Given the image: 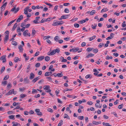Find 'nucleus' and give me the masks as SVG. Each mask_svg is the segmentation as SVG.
Instances as JSON below:
<instances>
[{
	"label": "nucleus",
	"mask_w": 126,
	"mask_h": 126,
	"mask_svg": "<svg viewBox=\"0 0 126 126\" xmlns=\"http://www.w3.org/2000/svg\"><path fill=\"white\" fill-rule=\"evenodd\" d=\"M6 55H4L0 57V60H2V63H4L6 61Z\"/></svg>",
	"instance_id": "nucleus-1"
},
{
	"label": "nucleus",
	"mask_w": 126,
	"mask_h": 126,
	"mask_svg": "<svg viewBox=\"0 0 126 126\" xmlns=\"http://www.w3.org/2000/svg\"><path fill=\"white\" fill-rule=\"evenodd\" d=\"M35 111L37 113V114L39 115H42V113L40 111L39 109H36L35 110Z\"/></svg>",
	"instance_id": "nucleus-2"
},
{
	"label": "nucleus",
	"mask_w": 126,
	"mask_h": 126,
	"mask_svg": "<svg viewBox=\"0 0 126 126\" xmlns=\"http://www.w3.org/2000/svg\"><path fill=\"white\" fill-rule=\"evenodd\" d=\"M7 4V2H6L0 8H1V11H3L5 9L6 6Z\"/></svg>",
	"instance_id": "nucleus-3"
},
{
	"label": "nucleus",
	"mask_w": 126,
	"mask_h": 126,
	"mask_svg": "<svg viewBox=\"0 0 126 126\" xmlns=\"http://www.w3.org/2000/svg\"><path fill=\"white\" fill-rule=\"evenodd\" d=\"M9 37V35H5V36L4 39V43H6L7 42V41L8 40Z\"/></svg>",
	"instance_id": "nucleus-4"
},
{
	"label": "nucleus",
	"mask_w": 126,
	"mask_h": 126,
	"mask_svg": "<svg viewBox=\"0 0 126 126\" xmlns=\"http://www.w3.org/2000/svg\"><path fill=\"white\" fill-rule=\"evenodd\" d=\"M14 90V89H12L10 90L7 93L5 94V95H9L12 94L13 91Z\"/></svg>",
	"instance_id": "nucleus-5"
},
{
	"label": "nucleus",
	"mask_w": 126,
	"mask_h": 126,
	"mask_svg": "<svg viewBox=\"0 0 126 126\" xmlns=\"http://www.w3.org/2000/svg\"><path fill=\"white\" fill-rule=\"evenodd\" d=\"M114 34L113 33H111V34H110V36L107 38H106V39L107 40H108L109 39H111L113 38L114 37L113 36H114Z\"/></svg>",
	"instance_id": "nucleus-6"
},
{
	"label": "nucleus",
	"mask_w": 126,
	"mask_h": 126,
	"mask_svg": "<svg viewBox=\"0 0 126 126\" xmlns=\"http://www.w3.org/2000/svg\"><path fill=\"white\" fill-rule=\"evenodd\" d=\"M23 18V16L22 15L20 16L17 19L16 22H19Z\"/></svg>",
	"instance_id": "nucleus-7"
},
{
	"label": "nucleus",
	"mask_w": 126,
	"mask_h": 126,
	"mask_svg": "<svg viewBox=\"0 0 126 126\" xmlns=\"http://www.w3.org/2000/svg\"><path fill=\"white\" fill-rule=\"evenodd\" d=\"M18 48L19 49V51L21 52H22L23 51V49L22 46L21 45H20L18 46Z\"/></svg>",
	"instance_id": "nucleus-8"
},
{
	"label": "nucleus",
	"mask_w": 126,
	"mask_h": 126,
	"mask_svg": "<svg viewBox=\"0 0 126 126\" xmlns=\"http://www.w3.org/2000/svg\"><path fill=\"white\" fill-rule=\"evenodd\" d=\"M30 79H32L35 76L32 73H31L30 74Z\"/></svg>",
	"instance_id": "nucleus-9"
},
{
	"label": "nucleus",
	"mask_w": 126,
	"mask_h": 126,
	"mask_svg": "<svg viewBox=\"0 0 126 126\" xmlns=\"http://www.w3.org/2000/svg\"><path fill=\"white\" fill-rule=\"evenodd\" d=\"M52 73V72H46L45 74V76H49L50 75H51Z\"/></svg>",
	"instance_id": "nucleus-10"
},
{
	"label": "nucleus",
	"mask_w": 126,
	"mask_h": 126,
	"mask_svg": "<svg viewBox=\"0 0 126 126\" xmlns=\"http://www.w3.org/2000/svg\"><path fill=\"white\" fill-rule=\"evenodd\" d=\"M44 58V56H41L38 58L37 59L38 61H41Z\"/></svg>",
	"instance_id": "nucleus-11"
},
{
	"label": "nucleus",
	"mask_w": 126,
	"mask_h": 126,
	"mask_svg": "<svg viewBox=\"0 0 126 126\" xmlns=\"http://www.w3.org/2000/svg\"><path fill=\"white\" fill-rule=\"evenodd\" d=\"M39 79V77H37L33 79L32 81V82L33 83H34L37 80H38Z\"/></svg>",
	"instance_id": "nucleus-12"
},
{
	"label": "nucleus",
	"mask_w": 126,
	"mask_h": 126,
	"mask_svg": "<svg viewBox=\"0 0 126 126\" xmlns=\"http://www.w3.org/2000/svg\"><path fill=\"white\" fill-rule=\"evenodd\" d=\"M69 15H64L62 16V18L63 19H65L68 18Z\"/></svg>",
	"instance_id": "nucleus-13"
},
{
	"label": "nucleus",
	"mask_w": 126,
	"mask_h": 126,
	"mask_svg": "<svg viewBox=\"0 0 126 126\" xmlns=\"http://www.w3.org/2000/svg\"><path fill=\"white\" fill-rule=\"evenodd\" d=\"M95 106L98 108H100L101 106L102 105L100 104L99 103H96L95 104Z\"/></svg>",
	"instance_id": "nucleus-14"
},
{
	"label": "nucleus",
	"mask_w": 126,
	"mask_h": 126,
	"mask_svg": "<svg viewBox=\"0 0 126 126\" xmlns=\"http://www.w3.org/2000/svg\"><path fill=\"white\" fill-rule=\"evenodd\" d=\"M43 87L44 88V89L46 90H47L50 89V87L48 85H45Z\"/></svg>",
	"instance_id": "nucleus-15"
},
{
	"label": "nucleus",
	"mask_w": 126,
	"mask_h": 126,
	"mask_svg": "<svg viewBox=\"0 0 126 126\" xmlns=\"http://www.w3.org/2000/svg\"><path fill=\"white\" fill-rule=\"evenodd\" d=\"M56 53V51H55V49H54L50 52V55H54Z\"/></svg>",
	"instance_id": "nucleus-16"
},
{
	"label": "nucleus",
	"mask_w": 126,
	"mask_h": 126,
	"mask_svg": "<svg viewBox=\"0 0 126 126\" xmlns=\"http://www.w3.org/2000/svg\"><path fill=\"white\" fill-rule=\"evenodd\" d=\"M36 33V31L35 30L33 29L32 30V32L31 35L32 36H33Z\"/></svg>",
	"instance_id": "nucleus-17"
},
{
	"label": "nucleus",
	"mask_w": 126,
	"mask_h": 126,
	"mask_svg": "<svg viewBox=\"0 0 126 126\" xmlns=\"http://www.w3.org/2000/svg\"><path fill=\"white\" fill-rule=\"evenodd\" d=\"M63 75L62 72H61V73H58L57 74V76L58 77H61L63 76Z\"/></svg>",
	"instance_id": "nucleus-18"
},
{
	"label": "nucleus",
	"mask_w": 126,
	"mask_h": 126,
	"mask_svg": "<svg viewBox=\"0 0 126 126\" xmlns=\"http://www.w3.org/2000/svg\"><path fill=\"white\" fill-rule=\"evenodd\" d=\"M28 78L27 77L24 79V81L25 83H29V80L27 79Z\"/></svg>",
	"instance_id": "nucleus-19"
},
{
	"label": "nucleus",
	"mask_w": 126,
	"mask_h": 126,
	"mask_svg": "<svg viewBox=\"0 0 126 126\" xmlns=\"http://www.w3.org/2000/svg\"><path fill=\"white\" fill-rule=\"evenodd\" d=\"M17 23H15L14 25L13 28V31L15 30V29H16V28L17 27Z\"/></svg>",
	"instance_id": "nucleus-20"
},
{
	"label": "nucleus",
	"mask_w": 126,
	"mask_h": 126,
	"mask_svg": "<svg viewBox=\"0 0 126 126\" xmlns=\"http://www.w3.org/2000/svg\"><path fill=\"white\" fill-rule=\"evenodd\" d=\"M9 118L10 119L14 120L15 119V116L12 115L9 116Z\"/></svg>",
	"instance_id": "nucleus-21"
},
{
	"label": "nucleus",
	"mask_w": 126,
	"mask_h": 126,
	"mask_svg": "<svg viewBox=\"0 0 126 126\" xmlns=\"http://www.w3.org/2000/svg\"><path fill=\"white\" fill-rule=\"evenodd\" d=\"M64 118H67L68 119H70V118L69 116L66 113L64 114Z\"/></svg>",
	"instance_id": "nucleus-22"
},
{
	"label": "nucleus",
	"mask_w": 126,
	"mask_h": 126,
	"mask_svg": "<svg viewBox=\"0 0 126 126\" xmlns=\"http://www.w3.org/2000/svg\"><path fill=\"white\" fill-rule=\"evenodd\" d=\"M88 18H86L85 19L81 20V23L82 24L85 22L86 21H88Z\"/></svg>",
	"instance_id": "nucleus-23"
},
{
	"label": "nucleus",
	"mask_w": 126,
	"mask_h": 126,
	"mask_svg": "<svg viewBox=\"0 0 126 126\" xmlns=\"http://www.w3.org/2000/svg\"><path fill=\"white\" fill-rule=\"evenodd\" d=\"M5 70V67L3 66L0 70V74H1Z\"/></svg>",
	"instance_id": "nucleus-24"
},
{
	"label": "nucleus",
	"mask_w": 126,
	"mask_h": 126,
	"mask_svg": "<svg viewBox=\"0 0 126 126\" xmlns=\"http://www.w3.org/2000/svg\"><path fill=\"white\" fill-rule=\"evenodd\" d=\"M94 54L92 53H90L86 56V57L88 58L90 57L94 56Z\"/></svg>",
	"instance_id": "nucleus-25"
},
{
	"label": "nucleus",
	"mask_w": 126,
	"mask_h": 126,
	"mask_svg": "<svg viewBox=\"0 0 126 126\" xmlns=\"http://www.w3.org/2000/svg\"><path fill=\"white\" fill-rule=\"evenodd\" d=\"M59 38V37L58 36H56L54 38V40L57 42L58 41V39Z\"/></svg>",
	"instance_id": "nucleus-26"
},
{
	"label": "nucleus",
	"mask_w": 126,
	"mask_h": 126,
	"mask_svg": "<svg viewBox=\"0 0 126 126\" xmlns=\"http://www.w3.org/2000/svg\"><path fill=\"white\" fill-rule=\"evenodd\" d=\"M108 11V10L107 9V8H104L101 10V12L102 13L104 12H106Z\"/></svg>",
	"instance_id": "nucleus-27"
},
{
	"label": "nucleus",
	"mask_w": 126,
	"mask_h": 126,
	"mask_svg": "<svg viewBox=\"0 0 126 126\" xmlns=\"http://www.w3.org/2000/svg\"><path fill=\"white\" fill-rule=\"evenodd\" d=\"M14 60L15 62H17L18 61H20L18 57H16L14 59Z\"/></svg>",
	"instance_id": "nucleus-28"
},
{
	"label": "nucleus",
	"mask_w": 126,
	"mask_h": 126,
	"mask_svg": "<svg viewBox=\"0 0 126 126\" xmlns=\"http://www.w3.org/2000/svg\"><path fill=\"white\" fill-rule=\"evenodd\" d=\"M26 96V95L24 94H21L20 95V98H23Z\"/></svg>",
	"instance_id": "nucleus-29"
},
{
	"label": "nucleus",
	"mask_w": 126,
	"mask_h": 126,
	"mask_svg": "<svg viewBox=\"0 0 126 126\" xmlns=\"http://www.w3.org/2000/svg\"><path fill=\"white\" fill-rule=\"evenodd\" d=\"M79 50V47H77L75 48H73V52H76Z\"/></svg>",
	"instance_id": "nucleus-30"
},
{
	"label": "nucleus",
	"mask_w": 126,
	"mask_h": 126,
	"mask_svg": "<svg viewBox=\"0 0 126 126\" xmlns=\"http://www.w3.org/2000/svg\"><path fill=\"white\" fill-rule=\"evenodd\" d=\"M50 60V58L49 57L47 56L45 57V60L46 61H48Z\"/></svg>",
	"instance_id": "nucleus-31"
},
{
	"label": "nucleus",
	"mask_w": 126,
	"mask_h": 126,
	"mask_svg": "<svg viewBox=\"0 0 126 126\" xmlns=\"http://www.w3.org/2000/svg\"><path fill=\"white\" fill-rule=\"evenodd\" d=\"M123 104L119 105L118 106V108L119 109H121L123 108Z\"/></svg>",
	"instance_id": "nucleus-32"
},
{
	"label": "nucleus",
	"mask_w": 126,
	"mask_h": 126,
	"mask_svg": "<svg viewBox=\"0 0 126 126\" xmlns=\"http://www.w3.org/2000/svg\"><path fill=\"white\" fill-rule=\"evenodd\" d=\"M37 90L34 89H32V93L33 94L34 93H37Z\"/></svg>",
	"instance_id": "nucleus-33"
},
{
	"label": "nucleus",
	"mask_w": 126,
	"mask_h": 126,
	"mask_svg": "<svg viewBox=\"0 0 126 126\" xmlns=\"http://www.w3.org/2000/svg\"><path fill=\"white\" fill-rule=\"evenodd\" d=\"M12 44L13 45L15 46L17 45V43L15 41H13L12 42Z\"/></svg>",
	"instance_id": "nucleus-34"
},
{
	"label": "nucleus",
	"mask_w": 126,
	"mask_h": 126,
	"mask_svg": "<svg viewBox=\"0 0 126 126\" xmlns=\"http://www.w3.org/2000/svg\"><path fill=\"white\" fill-rule=\"evenodd\" d=\"M93 49H94V48H90V47H88L87 48V50L88 51H92Z\"/></svg>",
	"instance_id": "nucleus-35"
},
{
	"label": "nucleus",
	"mask_w": 126,
	"mask_h": 126,
	"mask_svg": "<svg viewBox=\"0 0 126 126\" xmlns=\"http://www.w3.org/2000/svg\"><path fill=\"white\" fill-rule=\"evenodd\" d=\"M40 63H38L35 65V66L36 67H38L40 66Z\"/></svg>",
	"instance_id": "nucleus-36"
},
{
	"label": "nucleus",
	"mask_w": 126,
	"mask_h": 126,
	"mask_svg": "<svg viewBox=\"0 0 126 126\" xmlns=\"http://www.w3.org/2000/svg\"><path fill=\"white\" fill-rule=\"evenodd\" d=\"M19 91H23L24 90H25V89L24 87L23 88H19Z\"/></svg>",
	"instance_id": "nucleus-37"
},
{
	"label": "nucleus",
	"mask_w": 126,
	"mask_h": 126,
	"mask_svg": "<svg viewBox=\"0 0 126 126\" xmlns=\"http://www.w3.org/2000/svg\"><path fill=\"white\" fill-rule=\"evenodd\" d=\"M99 73V72L97 69H95V76L97 75Z\"/></svg>",
	"instance_id": "nucleus-38"
},
{
	"label": "nucleus",
	"mask_w": 126,
	"mask_h": 126,
	"mask_svg": "<svg viewBox=\"0 0 126 126\" xmlns=\"http://www.w3.org/2000/svg\"><path fill=\"white\" fill-rule=\"evenodd\" d=\"M57 22H58V25H61V24H62L64 23L62 21H58Z\"/></svg>",
	"instance_id": "nucleus-39"
},
{
	"label": "nucleus",
	"mask_w": 126,
	"mask_h": 126,
	"mask_svg": "<svg viewBox=\"0 0 126 126\" xmlns=\"http://www.w3.org/2000/svg\"><path fill=\"white\" fill-rule=\"evenodd\" d=\"M9 78V76L8 75V76L6 75L4 77L3 79V80H7Z\"/></svg>",
	"instance_id": "nucleus-40"
},
{
	"label": "nucleus",
	"mask_w": 126,
	"mask_h": 126,
	"mask_svg": "<svg viewBox=\"0 0 126 126\" xmlns=\"http://www.w3.org/2000/svg\"><path fill=\"white\" fill-rule=\"evenodd\" d=\"M74 27L75 28H78L79 27V24H77V23L74 24Z\"/></svg>",
	"instance_id": "nucleus-41"
},
{
	"label": "nucleus",
	"mask_w": 126,
	"mask_h": 126,
	"mask_svg": "<svg viewBox=\"0 0 126 126\" xmlns=\"http://www.w3.org/2000/svg\"><path fill=\"white\" fill-rule=\"evenodd\" d=\"M64 12L65 13H68L69 12V10L68 9L66 8L65 9L64 11Z\"/></svg>",
	"instance_id": "nucleus-42"
},
{
	"label": "nucleus",
	"mask_w": 126,
	"mask_h": 126,
	"mask_svg": "<svg viewBox=\"0 0 126 126\" xmlns=\"http://www.w3.org/2000/svg\"><path fill=\"white\" fill-rule=\"evenodd\" d=\"M50 36H44L43 37V39H47L49 38H50Z\"/></svg>",
	"instance_id": "nucleus-43"
},
{
	"label": "nucleus",
	"mask_w": 126,
	"mask_h": 126,
	"mask_svg": "<svg viewBox=\"0 0 126 126\" xmlns=\"http://www.w3.org/2000/svg\"><path fill=\"white\" fill-rule=\"evenodd\" d=\"M78 118L79 119L82 120L83 119L84 117L83 116H79Z\"/></svg>",
	"instance_id": "nucleus-44"
},
{
	"label": "nucleus",
	"mask_w": 126,
	"mask_h": 126,
	"mask_svg": "<svg viewBox=\"0 0 126 126\" xmlns=\"http://www.w3.org/2000/svg\"><path fill=\"white\" fill-rule=\"evenodd\" d=\"M104 45V44L103 43H100V44L98 46V47H100L101 48Z\"/></svg>",
	"instance_id": "nucleus-45"
},
{
	"label": "nucleus",
	"mask_w": 126,
	"mask_h": 126,
	"mask_svg": "<svg viewBox=\"0 0 126 126\" xmlns=\"http://www.w3.org/2000/svg\"><path fill=\"white\" fill-rule=\"evenodd\" d=\"M47 110L48 111L51 112H52L53 111V110L52 109L50 108L48 109H47Z\"/></svg>",
	"instance_id": "nucleus-46"
},
{
	"label": "nucleus",
	"mask_w": 126,
	"mask_h": 126,
	"mask_svg": "<svg viewBox=\"0 0 126 126\" xmlns=\"http://www.w3.org/2000/svg\"><path fill=\"white\" fill-rule=\"evenodd\" d=\"M94 14V10H93L91 12L90 15H93Z\"/></svg>",
	"instance_id": "nucleus-47"
},
{
	"label": "nucleus",
	"mask_w": 126,
	"mask_h": 126,
	"mask_svg": "<svg viewBox=\"0 0 126 126\" xmlns=\"http://www.w3.org/2000/svg\"><path fill=\"white\" fill-rule=\"evenodd\" d=\"M11 87H12L11 84V83H9L7 85V87L8 88H10Z\"/></svg>",
	"instance_id": "nucleus-48"
},
{
	"label": "nucleus",
	"mask_w": 126,
	"mask_h": 126,
	"mask_svg": "<svg viewBox=\"0 0 126 126\" xmlns=\"http://www.w3.org/2000/svg\"><path fill=\"white\" fill-rule=\"evenodd\" d=\"M102 123L103 125H105L106 126H108L109 124V123H105V122H103Z\"/></svg>",
	"instance_id": "nucleus-49"
},
{
	"label": "nucleus",
	"mask_w": 126,
	"mask_h": 126,
	"mask_svg": "<svg viewBox=\"0 0 126 126\" xmlns=\"http://www.w3.org/2000/svg\"><path fill=\"white\" fill-rule=\"evenodd\" d=\"M4 33L5 34V35H9V32L8 31H6Z\"/></svg>",
	"instance_id": "nucleus-50"
},
{
	"label": "nucleus",
	"mask_w": 126,
	"mask_h": 126,
	"mask_svg": "<svg viewBox=\"0 0 126 126\" xmlns=\"http://www.w3.org/2000/svg\"><path fill=\"white\" fill-rule=\"evenodd\" d=\"M52 25L54 26H56L57 25H58V22H56L54 23L53 24H52Z\"/></svg>",
	"instance_id": "nucleus-51"
},
{
	"label": "nucleus",
	"mask_w": 126,
	"mask_h": 126,
	"mask_svg": "<svg viewBox=\"0 0 126 126\" xmlns=\"http://www.w3.org/2000/svg\"><path fill=\"white\" fill-rule=\"evenodd\" d=\"M24 13L25 14H27V13H28V11H27V10H26V8H25L24 9Z\"/></svg>",
	"instance_id": "nucleus-52"
},
{
	"label": "nucleus",
	"mask_w": 126,
	"mask_h": 126,
	"mask_svg": "<svg viewBox=\"0 0 126 126\" xmlns=\"http://www.w3.org/2000/svg\"><path fill=\"white\" fill-rule=\"evenodd\" d=\"M46 4V5H47L48 6H49L50 7H52L53 6L51 5L50 3H48L47 2H44Z\"/></svg>",
	"instance_id": "nucleus-53"
},
{
	"label": "nucleus",
	"mask_w": 126,
	"mask_h": 126,
	"mask_svg": "<svg viewBox=\"0 0 126 126\" xmlns=\"http://www.w3.org/2000/svg\"><path fill=\"white\" fill-rule=\"evenodd\" d=\"M33 22L34 23L36 24L38 23H39V22H38V20L37 19H35L33 21Z\"/></svg>",
	"instance_id": "nucleus-54"
},
{
	"label": "nucleus",
	"mask_w": 126,
	"mask_h": 126,
	"mask_svg": "<svg viewBox=\"0 0 126 126\" xmlns=\"http://www.w3.org/2000/svg\"><path fill=\"white\" fill-rule=\"evenodd\" d=\"M39 51L36 52L34 56H38V55H39Z\"/></svg>",
	"instance_id": "nucleus-55"
},
{
	"label": "nucleus",
	"mask_w": 126,
	"mask_h": 126,
	"mask_svg": "<svg viewBox=\"0 0 126 126\" xmlns=\"http://www.w3.org/2000/svg\"><path fill=\"white\" fill-rule=\"evenodd\" d=\"M101 123V122L100 121L99 122H95V125H97L98 124H100Z\"/></svg>",
	"instance_id": "nucleus-56"
},
{
	"label": "nucleus",
	"mask_w": 126,
	"mask_h": 126,
	"mask_svg": "<svg viewBox=\"0 0 126 126\" xmlns=\"http://www.w3.org/2000/svg\"><path fill=\"white\" fill-rule=\"evenodd\" d=\"M2 83L4 85H6L7 84V81H4L2 82Z\"/></svg>",
	"instance_id": "nucleus-57"
},
{
	"label": "nucleus",
	"mask_w": 126,
	"mask_h": 126,
	"mask_svg": "<svg viewBox=\"0 0 126 126\" xmlns=\"http://www.w3.org/2000/svg\"><path fill=\"white\" fill-rule=\"evenodd\" d=\"M55 51H56V53H59L60 52V50L58 48H56L55 49Z\"/></svg>",
	"instance_id": "nucleus-58"
},
{
	"label": "nucleus",
	"mask_w": 126,
	"mask_h": 126,
	"mask_svg": "<svg viewBox=\"0 0 126 126\" xmlns=\"http://www.w3.org/2000/svg\"><path fill=\"white\" fill-rule=\"evenodd\" d=\"M57 100H58V103H60V104L62 103V101H61V100L59 98L57 99Z\"/></svg>",
	"instance_id": "nucleus-59"
},
{
	"label": "nucleus",
	"mask_w": 126,
	"mask_h": 126,
	"mask_svg": "<svg viewBox=\"0 0 126 126\" xmlns=\"http://www.w3.org/2000/svg\"><path fill=\"white\" fill-rule=\"evenodd\" d=\"M87 103L89 105H91L93 104V103L91 101H88L87 102Z\"/></svg>",
	"instance_id": "nucleus-60"
},
{
	"label": "nucleus",
	"mask_w": 126,
	"mask_h": 126,
	"mask_svg": "<svg viewBox=\"0 0 126 126\" xmlns=\"http://www.w3.org/2000/svg\"><path fill=\"white\" fill-rule=\"evenodd\" d=\"M94 36L92 37L89 38V40L90 41H91L92 40H93V39H94Z\"/></svg>",
	"instance_id": "nucleus-61"
},
{
	"label": "nucleus",
	"mask_w": 126,
	"mask_h": 126,
	"mask_svg": "<svg viewBox=\"0 0 126 126\" xmlns=\"http://www.w3.org/2000/svg\"><path fill=\"white\" fill-rule=\"evenodd\" d=\"M19 8H17L14 11V13H17L19 11Z\"/></svg>",
	"instance_id": "nucleus-62"
},
{
	"label": "nucleus",
	"mask_w": 126,
	"mask_h": 126,
	"mask_svg": "<svg viewBox=\"0 0 126 126\" xmlns=\"http://www.w3.org/2000/svg\"><path fill=\"white\" fill-rule=\"evenodd\" d=\"M58 5H56L54 7V10L55 11H56L58 9Z\"/></svg>",
	"instance_id": "nucleus-63"
},
{
	"label": "nucleus",
	"mask_w": 126,
	"mask_h": 126,
	"mask_svg": "<svg viewBox=\"0 0 126 126\" xmlns=\"http://www.w3.org/2000/svg\"><path fill=\"white\" fill-rule=\"evenodd\" d=\"M25 23L23 22L21 24V27H23L25 25Z\"/></svg>",
	"instance_id": "nucleus-64"
}]
</instances>
